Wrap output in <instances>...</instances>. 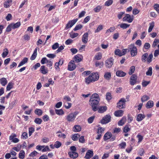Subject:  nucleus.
Masks as SVG:
<instances>
[{
	"instance_id": "f257e3e1",
	"label": "nucleus",
	"mask_w": 159,
	"mask_h": 159,
	"mask_svg": "<svg viewBox=\"0 0 159 159\" xmlns=\"http://www.w3.org/2000/svg\"><path fill=\"white\" fill-rule=\"evenodd\" d=\"M100 100L99 97L96 93H93L90 97L89 102L93 111H95L97 110V106Z\"/></svg>"
},
{
	"instance_id": "f03ea898",
	"label": "nucleus",
	"mask_w": 159,
	"mask_h": 159,
	"mask_svg": "<svg viewBox=\"0 0 159 159\" xmlns=\"http://www.w3.org/2000/svg\"><path fill=\"white\" fill-rule=\"evenodd\" d=\"M99 75L97 73H93L90 74L88 77L85 78L86 84H89L91 82H94L98 80Z\"/></svg>"
},
{
	"instance_id": "7ed1b4c3",
	"label": "nucleus",
	"mask_w": 159,
	"mask_h": 159,
	"mask_svg": "<svg viewBox=\"0 0 159 159\" xmlns=\"http://www.w3.org/2000/svg\"><path fill=\"white\" fill-rule=\"evenodd\" d=\"M128 51L131 52V55L132 57H134L136 55L137 53V50L136 47L134 44H132L128 46Z\"/></svg>"
},
{
	"instance_id": "20e7f679",
	"label": "nucleus",
	"mask_w": 159,
	"mask_h": 159,
	"mask_svg": "<svg viewBox=\"0 0 159 159\" xmlns=\"http://www.w3.org/2000/svg\"><path fill=\"white\" fill-rule=\"evenodd\" d=\"M77 149L75 146L70 147V157L73 159L76 158L78 156V154L76 152Z\"/></svg>"
},
{
	"instance_id": "39448f33",
	"label": "nucleus",
	"mask_w": 159,
	"mask_h": 159,
	"mask_svg": "<svg viewBox=\"0 0 159 159\" xmlns=\"http://www.w3.org/2000/svg\"><path fill=\"white\" fill-rule=\"evenodd\" d=\"M126 102V101L124 98H121L117 103V107L119 109L124 108Z\"/></svg>"
},
{
	"instance_id": "423d86ee",
	"label": "nucleus",
	"mask_w": 159,
	"mask_h": 159,
	"mask_svg": "<svg viewBox=\"0 0 159 159\" xmlns=\"http://www.w3.org/2000/svg\"><path fill=\"white\" fill-rule=\"evenodd\" d=\"M137 75L135 74L132 75L130 76L129 79V83L130 85H134L136 84L137 82Z\"/></svg>"
},
{
	"instance_id": "0eeeda50",
	"label": "nucleus",
	"mask_w": 159,
	"mask_h": 159,
	"mask_svg": "<svg viewBox=\"0 0 159 159\" xmlns=\"http://www.w3.org/2000/svg\"><path fill=\"white\" fill-rule=\"evenodd\" d=\"M111 116L109 115H107L103 117L101 121L102 124H106L109 122L111 119Z\"/></svg>"
},
{
	"instance_id": "6e6552de",
	"label": "nucleus",
	"mask_w": 159,
	"mask_h": 159,
	"mask_svg": "<svg viewBox=\"0 0 159 159\" xmlns=\"http://www.w3.org/2000/svg\"><path fill=\"white\" fill-rule=\"evenodd\" d=\"M114 61L112 58H110L106 60L105 61V66L106 67L109 68H110L113 64Z\"/></svg>"
},
{
	"instance_id": "1a4fd4ad",
	"label": "nucleus",
	"mask_w": 159,
	"mask_h": 159,
	"mask_svg": "<svg viewBox=\"0 0 159 159\" xmlns=\"http://www.w3.org/2000/svg\"><path fill=\"white\" fill-rule=\"evenodd\" d=\"M133 20V16H131L129 14H126L125 16L123 18V20L126 21L129 23L131 22Z\"/></svg>"
},
{
	"instance_id": "9d476101",
	"label": "nucleus",
	"mask_w": 159,
	"mask_h": 159,
	"mask_svg": "<svg viewBox=\"0 0 159 159\" xmlns=\"http://www.w3.org/2000/svg\"><path fill=\"white\" fill-rule=\"evenodd\" d=\"M93 155V153L92 151L89 150L86 154L85 158L89 159L91 158Z\"/></svg>"
},
{
	"instance_id": "9b49d317",
	"label": "nucleus",
	"mask_w": 159,
	"mask_h": 159,
	"mask_svg": "<svg viewBox=\"0 0 159 159\" xmlns=\"http://www.w3.org/2000/svg\"><path fill=\"white\" fill-rule=\"evenodd\" d=\"M89 34L88 33H85L83 36L82 39V42L84 43H87L88 40Z\"/></svg>"
},
{
	"instance_id": "f8f14e48",
	"label": "nucleus",
	"mask_w": 159,
	"mask_h": 159,
	"mask_svg": "<svg viewBox=\"0 0 159 159\" xmlns=\"http://www.w3.org/2000/svg\"><path fill=\"white\" fill-rule=\"evenodd\" d=\"M116 75L119 77H123L125 76L126 73L122 70H118L116 72Z\"/></svg>"
},
{
	"instance_id": "ddd939ff",
	"label": "nucleus",
	"mask_w": 159,
	"mask_h": 159,
	"mask_svg": "<svg viewBox=\"0 0 159 159\" xmlns=\"http://www.w3.org/2000/svg\"><path fill=\"white\" fill-rule=\"evenodd\" d=\"M107 110V107L106 106H100L98 108H97V110L99 113H102L106 111Z\"/></svg>"
},
{
	"instance_id": "4468645a",
	"label": "nucleus",
	"mask_w": 159,
	"mask_h": 159,
	"mask_svg": "<svg viewBox=\"0 0 159 159\" xmlns=\"http://www.w3.org/2000/svg\"><path fill=\"white\" fill-rule=\"evenodd\" d=\"M145 118V116L144 115L142 114H139L137 116L136 120L139 122L140 121Z\"/></svg>"
},
{
	"instance_id": "2eb2a0df",
	"label": "nucleus",
	"mask_w": 159,
	"mask_h": 159,
	"mask_svg": "<svg viewBox=\"0 0 159 159\" xmlns=\"http://www.w3.org/2000/svg\"><path fill=\"white\" fill-rule=\"evenodd\" d=\"M111 136V133L110 132H107L104 134L103 137V139L104 141H106L110 139Z\"/></svg>"
},
{
	"instance_id": "dca6fc26",
	"label": "nucleus",
	"mask_w": 159,
	"mask_h": 159,
	"mask_svg": "<svg viewBox=\"0 0 159 159\" xmlns=\"http://www.w3.org/2000/svg\"><path fill=\"white\" fill-rule=\"evenodd\" d=\"M82 58V57L81 55L78 54L74 57V59L75 61L78 63L81 61Z\"/></svg>"
},
{
	"instance_id": "f3484780",
	"label": "nucleus",
	"mask_w": 159,
	"mask_h": 159,
	"mask_svg": "<svg viewBox=\"0 0 159 159\" xmlns=\"http://www.w3.org/2000/svg\"><path fill=\"white\" fill-rule=\"evenodd\" d=\"M81 127L79 125H75L73 128L72 130L74 132H78L81 131Z\"/></svg>"
},
{
	"instance_id": "a211bd4d",
	"label": "nucleus",
	"mask_w": 159,
	"mask_h": 159,
	"mask_svg": "<svg viewBox=\"0 0 159 159\" xmlns=\"http://www.w3.org/2000/svg\"><path fill=\"white\" fill-rule=\"evenodd\" d=\"M126 120V117H123L118 122V125L120 126H122L125 123Z\"/></svg>"
},
{
	"instance_id": "6ab92c4d",
	"label": "nucleus",
	"mask_w": 159,
	"mask_h": 159,
	"mask_svg": "<svg viewBox=\"0 0 159 159\" xmlns=\"http://www.w3.org/2000/svg\"><path fill=\"white\" fill-rule=\"evenodd\" d=\"M123 112L122 110H118L115 112V115L117 117L121 116L123 115Z\"/></svg>"
},
{
	"instance_id": "aec40b11",
	"label": "nucleus",
	"mask_w": 159,
	"mask_h": 159,
	"mask_svg": "<svg viewBox=\"0 0 159 159\" xmlns=\"http://www.w3.org/2000/svg\"><path fill=\"white\" fill-rule=\"evenodd\" d=\"M111 74L110 72H106L104 74V78L107 80H109L111 78Z\"/></svg>"
},
{
	"instance_id": "412c9836",
	"label": "nucleus",
	"mask_w": 159,
	"mask_h": 159,
	"mask_svg": "<svg viewBox=\"0 0 159 159\" xmlns=\"http://www.w3.org/2000/svg\"><path fill=\"white\" fill-rule=\"evenodd\" d=\"M154 103L152 101H148L146 105V107L148 108H149L152 107L153 106Z\"/></svg>"
},
{
	"instance_id": "4be33fe9",
	"label": "nucleus",
	"mask_w": 159,
	"mask_h": 159,
	"mask_svg": "<svg viewBox=\"0 0 159 159\" xmlns=\"http://www.w3.org/2000/svg\"><path fill=\"white\" fill-rule=\"evenodd\" d=\"M28 61V58L27 57H25L24 58L22 61L20 62V64H19L18 67H20L24 64H25V63H27Z\"/></svg>"
},
{
	"instance_id": "5701e85b",
	"label": "nucleus",
	"mask_w": 159,
	"mask_h": 159,
	"mask_svg": "<svg viewBox=\"0 0 159 159\" xmlns=\"http://www.w3.org/2000/svg\"><path fill=\"white\" fill-rule=\"evenodd\" d=\"M40 70L41 72L43 74H45L48 73V70L47 69H45V67L44 66H41Z\"/></svg>"
},
{
	"instance_id": "b1692460",
	"label": "nucleus",
	"mask_w": 159,
	"mask_h": 159,
	"mask_svg": "<svg viewBox=\"0 0 159 159\" xmlns=\"http://www.w3.org/2000/svg\"><path fill=\"white\" fill-rule=\"evenodd\" d=\"M37 48H36L34 50V52L30 57V59L31 60H34L36 57L37 55Z\"/></svg>"
},
{
	"instance_id": "393cba45",
	"label": "nucleus",
	"mask_w": 159,
	"mask_h": 159,
	"mask_svg": "<svg viewBox=\"0 0 159 159\" xmlns=\"http://www.w3.org/2000/svg\"><path fill=\"white\" fill-rule=\"evenodd\" d=\"M130 26L129 25H128L125 23H122L121 24H119L117 25V26H120V27L124 29L129 27Z\"/></svg>"
},
{
	"instance_id": "a878e982",
	"label": "nucleus",
	"mask_w": 159,
	"mask_h": 159,
	"mask_svg": "<svg viewBox=\"0 0 159 159\" xmlns=\"http://www.w3.org/2000/svg\"><path fill=\"white\" fill-rule=\"evenodd\" d=\"M12 1L11 0H8L7 2H5L4 3V7L8 8L9 7L10 4L11 3Z\"/></svg>"
},
{
	"instance_id": "bb28decb",
	"label": "nucleus",
	"mask_w": 159,
	"mask_h": 159,
	"mask_svg": "<svg viewBox=\"0 0 159 159\" xmlns=\"http://www.w3.org/2000/svg\"><path fill=\"white\" fill-rule=\"evenodd\" d=\"M25 157V152L23 150L20 151L19 154V157L21 159H23Z\"/></svg>"
},
{
	"instance_id": "cd10ccee",
	"label": "nucleus",
	"mask_w": 159,
	"mask_h": 159,
	"mask_svg": "<svg viewBox=\"0 0 159 159\" xmlns=\"http://www.w3.org/2000/svg\"><path fill=\"white\" fill-rule=\"evenodd\" d=\"M70 62V71L75 70L76 68V65L74 63V61H71Z\"/></svg>"
},
{
	"instance_id": "c85d7f7f",
	"label": "nucleus",
	"mask_w": 159,
	"mask_h": 159,
	"mask_svg": "<svg viewBox=\"0 0 159 159\" xmlns=\"http://www.w3.org/2000/svg\"><path fill=\"white\" fill-rule=\"evenodd\" d=\"M78 114L77 112H75L73 113L70 114V121L74 120Z\"/></svg>"
},
{
	"instance_id": "c756f323",
	"label": "nucleus",
	"mask_w": 159,
	"mask_h": 159,
	"mask_svg": "<svg viewBox=\"0 0 159 159\" xmlns=\"http://www.w3.org/2000/svg\"><path fill=\"white\" fill-rule=\"evenodd\" d=\"M80 135L78 134H75L72 135L71 138L74 141H76L80 138Z\"/></svg>"
},
{
	"instance_id": "7c9ffc66",
	"label": "nucleus",
	"mask_w": 159,
	"mask_h": 159,
	"mask_svg": "<svg viewBox=\"0 0 159 159\" xmlns=\"http://www.w3.org/2000/svg\"><path fill=\"white\" fill-rule=\"evenodd\" d=\"M1 84L3 86H5L7 83V81L5 78H2L0 79Z\"/></svg>"
},
{
	"instance_id": "2f4dec72",
	"label": "nucleus",
	"mask_w": 159,
	"mask_h": 159,
	"mask_svg": "<svg viewBox=\"0 0 159 159\" xmlns=\"http://www.w3.org/2000/svg\"><path fill=\"white\" fill-rule=\"evenodd\" d=\"M12 25V28L15 29L18 28L20 25V22H17L15 24L11 23Z\"/></svg>"
},
{
	"instance_id": "473e14b6",
	"label": "nucleus",
	"mask_w": 159,
	"mask_h": 159,
	"mask_svg": "<svg viewBox=\"0 0 159 159\" xmlns=\"http://www.w3.org/2000/svg\"><path fill=\"white\" fill-rule=\"evenodd\" d=\"M149 99V98L147 95L143 96L141 98V100L142 102H144Z\"/></svg>"
},
{
	"instance_id": "72a5a7b5",
	"label": "nucleus",
	"mask_w": 159,
	"mask_h": 159,
	"mask_svg": "<svg viewBox=\"0 0 159 159\" xmlns=\"http://www.w3.org/2000/svg\"><path fill=\"white\" fill-rule=\"evenodd\" d=\"M8 53V50L7 48H6L3 50V52L2 54L3 57L4 58L6 57Z\"/></svg>"
},
{
	"instance_id": "f704fd0d",
	"label": "nucleus",
	"mask_w": 159,
	"mask_h": 159,
	"mask_svg": "<svg viewBox=\"0 0 159 159\" xmlns=\"http://www.w3.org/2000/svg\"><path fill=\"white\" fill-rule=\"evenodd\" d=\"M152 67H150L146 72V74L147 75L151 76L152 75Z\"/></svg>"
},
{
	"instance_id": "c9c22d12",
	"label": "nucleus",
	"mask_w": 159,
	"mask_h": 159,
	"mask_svg": "<svg viewBox=\"0 0 159 159\" xmlns=\"http://www.w3.org/2000/svg\"><path fill=\"white\" fill-rule=\"evenodd\" d=\"M34 112L36 114L39 116L42 115L43 114L42 111L39 109H36L34 111Z\"/></svg>"
},
{
	"instance_id": "e433bc0d",
	"label": "nucleus",
	"mask_w": 159,
	"mask_h": 159,
	"mask_svg": "<svg viewBox=\"0 0 159 159\" xmlns=\"http://www.w3.org/2000/svg\"><path fill=\"white\" fill-rule=\"evenodd\" d=\"M135 70V67L134 66H131L130 68L129 74V75H132L134 73Z\"/></svg>"
},
{
	"instance_id": "4c0bfd02",
	"label": "nucleus",
	"mask_w": 159,
	"mask_h": 159,
	"mask_svg": "<svg viewBox=\"0 0 159 159\" xmlns=\"http://www.w3.org/2000/svg\"><path fill=\"white\" fill-rule=\"evenodd\" d=\"M154 26V22H152L150 24V26L148 30V32L150 33L151 32Z\"/></svg>"
},
{
	"instance_id": "58836bf2",
	"label": "nucleus",
	"mask_w": 159,
	"mask_h": 159,
	"mask_svg": "<svg viewBox=\"0 0 159 159\" xmlns=\"http://www.w3.org/2000/svg\"><path fill=\"white\" fill-rule=\"evenodd\" d=\"M154 26V22H152L150 24V26L148 30V32L150 33L151 32Z\"/></svg>"
},
{
	"instance_id": "ea45409f",
	"label": "nucleus",
	"mask_w": 159,
	"mask_h": 159,
	"mask_svg": "<svg viewBox=\"0 0 159 159\" xmlns=\"http://www.w3.org/2000/svg\"><path fill=\"white\" fill-rule=\"evenodd\" d=\"M113 2V0H108L105 3V6H109L111 5Z\"/></svg>"
},
{
	"instance_id": "a19ab883",
	"label": "nucleus",
	"mask_w": 159,
	"mask_h": 159,
	"mask_svg": "<svg viewBox=\"0 0 159 159\" xmlns=\"http://www.w3.org/2000/svg\"><path fill=\"white\" fill-rule=\"evenodd\" d=\"M153 58V55L152 54H150L148 57L147 62L148 64L150 63L151 62Z\"/></svg>"
},
{
	"instance_id": "79ce46f5",
	"label": "nucleus",
	"mask_w": 159,
	"mask_h": 159,
	"mask_svg": "<svg viewBox=\"0 0 159 159\" xmlns=\"http://www.w3.org/2000/svg\"><path fill=\"white\" fill-rule=\"evenodd\" d=\"M13 83L11 82L9 83L7 87V90H10L11 89L13 88Z\"/></svg>"
},
{
	"instance_id": "37998d69",
	"label": "nucleus",
	"mask_w": 159,
	"mask_h": 159,
	"mask_svg": "<svg viewBox=\"0 0 159 159\" xmlns=\"http://www.w3.org/2000/svg\"><path fill=\"white\" fill-rule=\"evenodd\" d=\"M121 53V51L119 49H116L115 51V54L120 57L122 56Z\"/></svg>"
},
{
	"instance_id": "c03bdc74",
	"label": "nucleus",
	"mask_w": 159,
	"mask_h": 159,
	"mask_svg": "<svg viewBox=\"0 0 159 159\" xmlns=\"http://www.w3.org/2000/svg\"><path fill=\"white\" fill-rule=\"evenodd\" d=\"M159 43V39H155L153 43V44L152 45V47H154L156 46L157 44Z\"/></svg>"
},
{
	"instance_id": "a18cd8bd",
	"label": "nucleus",
	"mask_w": 159,
	"mask_h": 159,
	"mask_svg": "<svg viewBox=\"0 0 159 159\" xmlns=\"http://www.w3.org/2000/svg\"><path fill=\"white\" fill-rule=\"evenodd\" d=\"M61 143L59 141H57L55 143L54 147L56 148H58L61 147Z\"/></svg>"
},
{
	"instance_id": "49530a36",
	"label": "nucleus",
	"mask_w": 159,
	"mask_h": 159,
	"mask_svg": "<svg viewBox=\"0 0 159 159\" xmlns=\"http://www.w3.org/2000/svg\"><path fill=\"white\" fill-rule=\"evenodd\" d=\"M102 55L101 53L100 52L98 53L95 56V58L97 60L101 59L102 58Z\"/></svg>"
},
{
	"instance_id": "de8ad7c7",
	"label": "nucleus",
	"mask_w": 159,
	"mask_h": 159,
	"mask_svg": "<svg viewBox=\"0 0 159 159\" xmlns=\"http://www.w3.org/2000/svg\"><path fill=\"white\" fill-rule=\"evenodd\" d=\"M42 121L41 119L39 118H36L34 120V122L37 124H40Z\"/></svg>"
},
{
	"instance_id": "09e8293b",
	"label": "nucleus",
	"mask_w": 159,
	"mask_h": 159,
	"mask_svg": "<svg viewBox=\"0 0 159 159\" xmlns=\"http://www.w3.org/2000/svg\"><path fill=\"white\" fill-rule=\"evenodd\" d=\"M148 54L147 53H144L142 56V60L143 61L145 62L146 61V59L147 58Z\"/></svg>"
},
{
	"instance_id": "8fccbe9b",
	"label": "nucleus",
	"mask_w": 159,
	"mask_h": 159,
	"mask_svg": "<svg viewBox=\"0 0 159 159\" xmlns=\"http://www.w3.org/2000/svg\"><path fill=\"white\" fill-rule=\"evenodd\" d=\"M83 27V25L81 24H79L77 25L74 29V31L81 29Z\"/></svg>"
},
{
	"instance_id": "3c124183",
	"label": "nucleus",
	"mask_w": 159,
	"mask_h": 159,
	"mask_svg": "<svg viewBox=\"0 0 159 159\" xmlns=\"http://www.w3.org/2000/svg\"><path fill=\"white\" fill-rule=\"evenodd\" d=\"M56 113L58 115H61L64 114V112L62 110H55Z\"/></svg>"
},
{
	"instance_id": "603ef678",
	"label": "nucleus",
	"mask_w": 159,
	"mask_h": 159,
	"mask_svg": "<svg viewBox=\"0 0 159 159\" xmlns=\"http://www.w3.org/2000/svg\"><path fill=\"white\" fill-rule=\"evenodd\" d=\"M57 134H59L57 135L60 138L62 137L63 138H65L66 137V135L63 134L61 133L60 131L57 132Z\"/></svg>"
},
{
	"instance_id": "864d4df0",
	"label": "nucleus",
	"mask_w": 159,
	"mask_h": 159,
	"mask_svg": "<svg viewBox=\"0 0 159 159\" xmlns=\"http://www.w3.org/2000/svg\"><path fill=\"white\" fill-rule=\"evenodd\" d=\"M115 30V28L114 27H111L106 30V33H107L109 32H113Z\"/></svg>"
},
{
	"instance_id": "5fc2aeb1",
	"label": "nucleus",
	"mask_w": 159,
	"mask_h": 159,
	"mask_svg": "<svg viewBox=\"0 0 159 159\" xmlns=\"http://www.w3.org/2000/svg\"><path fill=\"white\" fill-rule=\"evenodd\" d=\"M94 116H92L89 117L88 120V123L89 124L92 123L94 120Z\"/></svg>"
},
{
	"instance_id": "6e6d98bb",
	"label": "nucleus",
	"mask_w": 159,
	"mask_h": 159,
	"mask_svg": "<svg viewBox=\"0 0 159 159\" xmlns=\"http://www.w3.org/2000/svg\"><path fill=\"white\" fill-rule=\"evenodd\" d=\"M103 29V26L102 25H99L97 29L95 31V33H97L99 31H100L101 30H102Z\"/></svg>"
},
{
	"instance_id": "4d7b16f0",
	"label": "nucleus",
	"mask_w": 159,
	"mask_h": 159,
	"mask_svg": "<svg viewBox=\"0 0 159 159\" xmlns=\"http://www.w3.org/2000/svg\"><path fill=\"white\" fill-rule=\"evenodd\" d=\"M35 131L34 128L33 127H31L29 128V135L30 136L32 133L34 132Z\"/></svg>"
},
{
	"instance_id": "13d9d810",
	"label": "nucleus",
	"mask_w": 159,
	"mask_h": 159,
	"mask_svg": "<svg viewBox=\"0 0 159 159\" xmlns=\"http://www.w3.org/2000/svg\"><path fill=\"white\" fill-rule=\"evenodd\" d=\"M137 137L138 139V143H140L141 142L143 139V137L139 134H138Z\"/></svg>"
},
{
	"instance_id": "bf43d9fd",
	"label": "nucleus",
	"mask_w": 159,
	"mask_h": 159,
	"mask_svg": "<svg viewBox=\"0 0 159 159\" xmlns=\"http://www.w3.org/2000/svg\"><path fill=\"white\" fill-rule=\"evenodd\" d=\"M78 20V19H75L72 20L70 22V28L73 26L76 23Z\"/></svg>"
},
{
	"instance_id": "052dcab7",
	"label": "nucleus",
	"mask_w": 159,
	"mask_h": 159,
	"mask_svg": "<svg viewBox=\"0 0 159 159\" xmlns=\"http://www.w3.org/2000/svg\"><path fill=\"white\" fill-rule=\"evenodd\" d=\"M101 9V7L100 6H98L96 7L93 10L95 12H99Z\"/></svg>"
},
{
	"instance_id": "680f3d73",
	"label": "nucleus",
	"mask_w": 159,
	"mask_h": 159,
	"mask_svg": "<svg viewBox=\"0 0 159 159\" xmlns=\"http://www.w3.org/2000/svg\"><path fill=\"white\" fill-rule=\"evenodd\" d=\"M119 146L121 148H124L126 146V143L125 142H123L120 143Z\"/></svg>"
},
{
	"instance_id": "e2e57ef3",
	"label": "nucleus",
	"mask_w": 159,
	"mask_h": 159,
	"mask_svg": "<svg viewBox=\"0 0 159 159\" xmlns=\"http://www.w3.org/2000/svg\"><path fill=\"white\" fill-rule=\"evenodd\" d=\"M150 81H143L142 83V85L143 87H145L149 84Z\"/></svg>"
},
{
	"instance_id": "0e129e2a",
	"label": "nucleus",
	"mask_w": 159,
	"mask_h": 159,
	"mask_svg": "<svg viewBox=\"0 0 159 159\" xmlns=\"http://www.w3.org/2000/svg\"><path fill=\"white\" fill-rule=\"evenodd\" d=\"M64 103L66 108L69 109L70 108V103L69 102H64Z\"/></svg>"
},
{
	"instance_id": "69168bd1",
	"label": "nucleus",
	"mask_w": 159,
	"mask_h": 159,
	"mask_svg": "<svg viewBox=\"0 0 159 159\" xmlns=\"http://www.w3.org/2000/svg\"><path fill=\"white\" fill-rule=\"evenodd\" d=\"M106 98L107 100H110L111 99V93H107Z\"/></svg>"
},
{
	"instance_id": "338daca9",
	"label": "nucleus",
	"mask_w": 159,
	"mask_h": 159,
	"mask_svg": "<svg viewBox=\"0 0 159 159\" xmlns=\"http://www.w3.org/2000/svg\"><path fill=\"white\" fill-rule=\"evenodd\" d=\"M11 28H12V25L11 24L7 27L6 31L7 32H10L11 30Z\"/></svg>"
},
{
	"instance_id": "774afa93",
	"label": "nucleus",
	"mask_w": 159,
	"mask_h": 159,
	"mask_svg": "<svg viewBox=\"0 0 159 159\" xmlns=\"http://www.w3.org/2000/svg\"><path fill=\"white\" fill-rule=\"evenodd\" d=\"M155 9L157 11V12L159 13V5L158 4H155L154 6Z\"/></svg>"
}]
</instances>
